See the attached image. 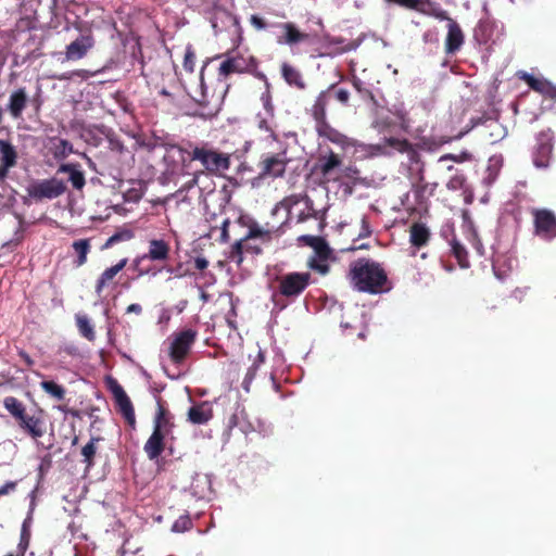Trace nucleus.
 Listing matches in <instances>:
<instances>
[{"label":"nucleus","mask_w":556,"mask_h":556,"mask_svg":"<svg viewBox=\"0 0 556 556\" xmlns=\"http://www.w3.org/2000/svg\"><path fill=\"white\" fill-rule=\"evenodd\" d=\"M494 33V23L490 20H480L473 30V38L479 43H488Z\"/></svg>","instance_id":"nucleus-29"},{"label":"nucleus","mask_w":556,"mask_h":556,"mask_svg":"<svg viewBox=\"0 0 556 556\" xmlns=\"http://www.w3.org/2000/svg\"><path fill=\"white\" fill-rule=\"evenodd\" d=\"M197 334L193 329H185L174 337L169 348V357L173 363L180 364L186 359L195 342Z\"/></svg>","instance_id":"nucleus-11"},{"label":"nucleus","mask_w":556,"mask_h":556,"mask_svg":"<svg viewBox=\"0 0 556 556\" xmlns=\"http://www.w3.org/2000/svg\"><path fill=\"white\" fill-rule=\"evenodd\" d=\"M204 170L194 172L190 178L181 186V191H189L193 187L199 185L200 178L204 177Z\"/></svg>","instance_id":"nucleus-46"},{"label":"nucleus","mask_w":556,"mask_h":556,"mask_svg":"<svg viewBox=\"0 0 556 556\" xmlns=\"http://www.w3.org/2000/svg\"><path fill=\"white\" fill-rule=\"evenodd\" d=\"M544 96L556 101V86H554L552 83H549L548 88Z\"/></svg>","instance_id":"nucleus-61"},{"label":"nucleus","mask_w":556,"mask_h":556,"mask_svg":"<svg viewBox=\"0 0 556 556\" xmlns=\"http://www.w3.org/2000/svg\"><path fill=\"white\" fill-rule=\"evenodd\" d=\"M336 99L343 105H348L350 101V92L344 88H340L334 91Z\"/></svg>","instance_id":"nucleus-53"},{"label":"nucleus","mask_w":556,"mask_h":556,"mask_svg":"<svg viewBox=\"0 0 556 556\" xmlns=\"http://www.w3.org/2000/svg\"><path fill=\"white\" fill-rule=\"evenodd\" d=\"M464 33L460 26L452 18H448L447 36L445 39L446 53L457 52L464 43Z\"/></svg>","instance_id":"nucleus-17"},{"label":"nucleus","mask_w":556,"mask_h":556,"mask_svg":"<svg viewBox=\"0 0 556 556\" xmlns=\"http://www.w3.org/2000/svg\"><path fill=\"white\" fill-rule=\"evenodd\" d=\"M281 76L283 77L285 81L291 87H294L299 90H303L306 88V84L301 72L287 62H283L281 64Z\"/></svg>","instance_id":"nucleus-24"},{"label":"nucleus","mask_w":556,"mask_h":556,"mask_svg":"<svg viewBox=\"0 0 556 556\" xmlns=\"http://www.w3.org/2000/svg\"><path fill=\"white\" fill-rule=\"evenodd\" d=\"M170 148L180 153L184 167L197 161L201 164V170H204V175H219L228 170L231 165L230 154L219 151L210 142L193 143L188 141L186 146L174 144Z\"/></svg>","instance_id":"nucleus-1"},{"label":"nucleus","mask_w":556,"mask_h":556,"mask_svg":"<svg viewBox=\"0 0 556 556\" xmlns=\"http://www.w3.org/2000/svg\"><path fill=\"white\" fill-rule=\"evenodd\" d=\"M303 200H304V203H305V208L301 213H299V215L296 216L298 223H304V222H306V220H308L311 218H315L316 219L317 218V211L314 207L313 200L309 197H307V195H305L303 198Z\"/></svg>","instance_id":"nucleus-40"},{"label":"nucleus","mask_w":556,"mask_h":556,"mask_svg":"<svg viewBox=\"0 0 556 556\" xmlns=\"http://www.w3.org/2000/svg\"><path fill=\"white\" fill-rule=\"evenodd\" d=\"M276 232L277 230H274L271 228H265L261 226L258 223L252 222L249 225L247 235L232 244L230 251V258L240 264L243 261L244 252L255 255L261 254L263 252V249L260 245L252 243L251 240L258 239L263 244H268L269 242H271L274 233Z\"/></svg>","instance_id":"nucleus-5"},{"label":"nucleus","mask_w":556,"mask_h":556,"mask_svg":"<svg viewBox=\"0 0 556 556\" xmlns=\"http://www.w3.org/2000/svg\"><path fill=\"white\" fill-rule=\"evenodd\" d=\"M193 523L189 515L180 516L172 526L174 532H185L192 528Z\"/></svg>","instance_id":"nucleus-42"},{"label":"nucleus","mask_w":556,"mask_h":556,"mask_svg":"<svg viewBox=\"0 0 556 556\" xmlns=\"http://www.w3.org/2000/svg\"><path fill=\"white\" fill-rule=\"evenodd\" d=\"M16 148L8 140L0 139V184H3L11 168L17 165Z\"/></svg>","instance_id":"nucleus-13"},{"label":"nucleus","mask_w":556,"mask_h":556,"mask_svg":"<svg viewBox=\"0 0 556 556\" xmlns=\"http://www.w3.org/2000/svg\"><path fill=\"white\" fill-rule=\"evenodd\" d=\"M316 131L320 137L327 138L329 141L337 143V144H343L346 140V137L334 129L327 119L323 122L316 123Z\"/></svg>","instance_id":"nucleus-27"},{"label":"nucleus","mask_w":556,"mask_h":556,"mask_svg":"<svg viewBox=\"0 0 556 556\" xmlns=\"http://www.w3.org/2000/svg\"><path fill=\"white\" fill-rule=\"evenodd\" d=\"M3 406L15 420L22 419L26 412L25 405L15 396L4 397Z\"/></svg>","instance_id":"nucleus-33"},{"label":"nucleus","mask_w":556,"mask_h":556,"mask_svg":"<svg viewBox=\"0 0 556 556\" xmlns=\"http://www.w3.org/2000/svg\"><path fill=\"white\" fill-rule=\"evenodd\" d=\"M73 153V144L66 139H58L53 147V155L58 160L66 159Z\"/></svg>","instance_id":"nucleus-39"},{"label":"nucleus","mask_w":556,"mask_h":556,"mask_svg":"<svg viewBox=\"0 0 556 556\" xmlns=\"http://www.w3.org/2000/svg\"><path fill=\"white\" fill-rule=\"evenodd\" d=\"M403 153H405L407 155L409 162H412V163L420 162V154L410 142L408 143V148L405 151H403Z\"/></svg>","instance_id":"nucleus-50"},{"label":"nucleus","mask_w":556,"mask_h":556,"mask_svg":"<svg viewBox=\"0 0 556 556\" xmlns=\"http://www.w3.org/2000/svg\"><path fill=\"white\" fill-rule=\"evenodd\" d=\"M208 266V261L204 256H198L194 258V267L198 270H204Z\"/></svg>","instance_id":"nucleus-58"},{"label":"nucleus","mask_w":556,"mask_h":556,"mask_svg":"<svg viewBox=\"0 0 556 556\" xmlns=\"http://www.w3.org/2000/svg\"><path fill=\"white\" fill-rule=\"evenodd\" d=\"M408 143L409 141L405 138L390 137L383 138L381 143L375 146V149L382 154H389L387 148H391L393 151L403 153V151L408 148Z\"/></svg>","instance_id":"nucleus-28"},{"label":"nucleus","mask_w":556,"mask_h":556,"mask_svg":"<svg viewBox=\"0 0 556 556\" xmlns=\"http://www.w3.org/2000/svg\"><path fill=\"white\" fill-rule=\"evenodd\" d=\"M339 173L341 174V175H339L340 177H344V178H348V179H351L354 181L358 179V176L361 174L359 169L356 166H352V165H349V166L343 165Z\"/></svg>","instance_id":"nucleus-47"},{"label":"nucleus","mask_w":556,"mask_h":556,"mask_svg":"<svg viewBox=\"0 0 556 556\" xmlns=\"http://www.w3.org/2000/svg\"><path fill=\"white\" fill-rule=\"evenodd\" d=\"M78 167V164H62L60 165L58 173H67L68 181L72 184L73 188L81 190L86 185V179L84 173Z\"/></svg>","instance_id":"nucleus-26"},{"label":"nucleus","mask_w":556,"mask_h":556,"mask_svg":"<svg viewBox=\"0 0 556 556\" xmlns=\"http://www.w3.org/2000/svg\"><path fill=\"white\" fill-rule=\"evenodd\" d=\"M169 244L163 239H152L149 242L148 253L142 258H148L154 262H163L169 257Z\"/></svg>","instance_id":"nucleus-21"},{"label":"nucleus","mask_w":556,"mask_h":556,"mask_svg":"<svg viewBox=\"0 0 556 556\" xmlns=\"http://www.w3.org/2000/svg\"><path fill=\"white\" fill-rule=\"evenodd\" d=\"M132 237L134 232L129 229H123L121 231H117L105 241V243L103 244V249L112 248L114 244L122 241H128Z\"/></svg>","instance_id":"nucleus-41"},{"label":"nucleus","mask_w":556,"mask_h":556,"mask_svg":"<svg viewBox=\"0 0 556 556\" xmlns=\"http://www.w3.org/2000/svg\"><path fill=\"white\" fill-rule=\"evenodd\" d=\"M464 181H465V178H464V176H463V175H455L454 177H452V178L448 180V182H447L446 187H447L448 189H451V190H457V189H459V188H462V187H463Z\"/></svg>","instance_id":"nucleus-52"},{"label":"nucleus","mask_w":556,"mask_h":556,"mask_svg":"<svg viewBox=\"0 0 556 556\" xmlns=\"http://www.w3.org/2000/svg\"><path fill=\"white\" fill-rule=\"evenodd\" d=\"M552 152V146L551 144H542L539 148V154H542V157H535L534 164L538 167H546L548 162V156Z\"/></svg>","instance_id":"nucleus-44"},{"label":"nucleus","mask_w":556,"mask_h":556,"mask_svg":"<svg viewBox=\"0 0 556 556\" xmlns=\"http://www.w3.org/2000/svg\"><path fill=\"white\" fill-rule=\"evenodd\" d=\"M181 265H179L177 268L174 267H167L166 270L170 275H174L175 277H182V274L179 271Z\"/></svg>","instance_id":"nucleus-64"},{"label":"nucleus","mask_w":556,"mask_h":556,"mask_svg":"<svg viewBox=\"0 0 556 556\" xmlns=\"http://www.w3.org/2000/svg\"><path fill=\"white\" fill-rule=\"evenodd\" d=\"M29 102L25 87H20L11 92L7 104V110L13 118H21L24 110Z\"/></svg>","instance_id":"nucleus-16"},{"label":"nucleus","mask_w":556,"mask_h":556,"mask_svg":"<svg viewBox=\"0 0 556 556\" xmlns=\"http://www.w3.org/2000/svg\"><path fill=\"white\" fill-rule=\"evenodd\" d=\"M76 326L81 337L88 341H94L96 332L87 315L76 314L75 315Z\"/></svg>","instance_id":"nucleus-31"},{"label":"nucleus","mask_w":556,"mask_h":556,"mask_svg":"<svg viewBox=\"0 0 556 556\" xmlns=\"http://www.w3.org/2000/svg\"><path fill=\"white\" fill-rule=\"evenodd\" d=\"M452 245V253L457 260L460 267H468V252L465 249V247L457 241L456 239H453L451 242Z\"/></svg>","instance_id":"nucleus-38"},{"label":"nucleus","mask_w":556,"mask_h":556,"mask_svg":"<svg viewBox=\"0 0 556 556\" xmlns=\"http://www.w3.org/2000/svg\"><path fill=\"white\" fill-rule=\"evenodd\" d=\"M16 421L20 428L35 440L41 438L46 432L43 428V420L37 416H29L26 412L25 415H23V418L17 419Z\"/></svg>","instance_id":"nucleus-20"},{"label":"nucleus","mask_w":556,"mask_h":556,"mask_svg":"<svg viewBox=\"0 0 556 556\" xmlns=\"http://www.w3.org/2000/svg\"><path fill=\"white\" fill-rule=\"evenodd\" d=\"M127 262H128L127 258H122L118 263L106 268L99 276V278L96 281V286H94V291L98 295H101L103 290L112 283V281L116 277V275L125 268V266L127 265Z\"/></svg>","instance_id":"nucleus-19"},{"label":"nucleus","mask_w":556,"mask_h":556,"mask_svg":"<svg viewBox=\"0 0 556 556\" xmlns=\"http://www.w3.org/2000/svg\"><path fill=\"white\" fill-rule=\"evenodd\" d=\"M66 191V185L58 178H50L34 182L27 188V194L35 201L55 199Z\"/></svg>","instance_id":"nucleus-10"},{"label":"nucleus","mask_w":556,"mask_h":556,"mask_svg":"<svg viewBox=\"0 0 556 556\" xmlns=\"http://www.w3.org/2000/svg\"><path fill=\"white\" fill-rule=\"evenodd\" d=\"M334 87H336L334 85H331L327 90L321 91L317 96V98L311 109L312 116H313L315 123L323 122V121L327 119L326 118V109L329 103V94H330V91H332L334 89Z\"/></svg>","instance_id":"nucleus-25"},{"label":"nucleus","mask_w":556,"mask_h":556,"mask_svg":"<svg viewBox=\"0 0 556 556\" xmlns=\"http://www.w3.org/2000/svg\"><path fill=\"white\" fill-rule=\"evenodd\" d=\"M17 482L16 481H8L2 486H0V496L7 495L11 492H14L16 489Z\"/></svg>","instance_id":"nucleus-55"},{"label":"nucleus","mask_w":556,"mask_h":556,"mask_svg":"<svg viewBox=\"0 0 556 556\" xmlns=\"http://www.w3.org/2000/svg\"><path fill=\"white\" fill-rule=\"evenodd\" d=\"M265 85H266V91L262 94V101H263V104H264V108L266 109V111L268 112H271L273 111V104H271V96H270V91H269V83L268 80L266 79L265 81Z\"/></svg>","instance_id":"nucleus-51"},{"label":"nucleus","mask_w":556,"mask_h":556,"mask_svg":"<svg viewBox=\"0 0 556 556\" xmlns=\"http://www.w3.org/2000/svg\"><path fill=\"white\" fill-rule=\"evenodd\" d=\"M29 538H30V534H29L28 530L26 529L25 525H23L20 543L17 545L18 554L25 556V553L29 546Z\"/></svg>","instance_id":"nucleus-45"},{"label":"nucleus","mask_w":556,"mask_h":556,"mask_svg":"<svg viewBox=\"0 0 556 556\" xmlns=\"http://www.w3.org/2000/svg\"><path fill=\"white\" fill-rule=\"evenodd\" d=\"M446 160H452V161H455V162H462L463 161L462 156L454 155V154H444V155H442L439 159V162H443V161H446Z\"/></svg>","instance_id":"nucleus-63"},{"label":"nucleus","mask_w":556,"mask_h":556,"mask_svg":"<svg viewBox=\"0 0 556 556\" xmlns=\"http://www.w3.org/2000/svg\"><path fill=\"white\" fill-rule=\"evenodd\" d=\"M160 426V431L168 433L173 427L170 421V414L163 405L159 404L157 413L154 419V427Z\"/></svg>","instance_id":"nucleus-36"},{"label":"nucleus","mask_w":556,"mask_h":556,"mask_svg":"<svg viewBox=\"0 0 556 556\" xmlns=\"http://www.w3.org/2000/svg\"><path fill=\"white\" fill-rule=\"evenodd\" d=\"M518 76L520 79L526 81L532 90H534L543 96L545 94V92L548 88V85H549L548 80L543 79V78H536L527 72H520L518 74Z\"/></svg>","instance_id":"nucleus-32"},{"label":"nucleus","mask_w":556,"mask_h":556,"mask_svg":"<svg viewBox=\"0 0 556 556\" xmlns=\"http://www.w3.org/2000/svg\"><path fill=\"white\" fill-rule=\"evenodd\" d=\"M230 225V219L229 218H225L223 222H222V227H220V237H219V241L220 242H228L229 241V232H228V227Z\"/></svg>","instance_id":"nucleus-54"},{"label":"nucleus","mask_w":556,"mask_h":556,"mask_svg":"<svg viewBox=\"0 0 556 556\" xmlns=\"http://www.w3.org/2000/svg\"><path fill=\"white\" fill-rule=\"evenodd\" d=\"M219 58H224L218 67L219 79H226L232 74H250L266 81V75L258 71V60L249 52L231 50Z\"/></svg>","instance_id":"nucleus-4"},{"label":"nucleus","mask_w":556,"mask_h":556,"mask_svg":"<svg viewBox=\"0 0 556 556\" xmlns=\"http://www.w3.org/2000/svg\"><path fill=\"white\" fill-rule=\"evenodd\" d=\"M93 45L94 40L90 35L79 36L66 47V60L76 61L83 59Z\"/></svg>","instance_id":"nucleus-15"},{"label":"nucleus","mask_w":556,"mask_h":556,"mask_svg":"<svg viewBox=\"0 0 556 556\" xmlns=\"http://www.w3.org/2000/svg\"><path fill=\"white\" fill-rule=\"evenodd\" d=\"M370 235H371V229H370L369 222L367 220L366 217H363L362 218V231L359 232V237L365 238V237H369Z\"/></svg>","instance_id":"nucleus-56"},{"label":"nucleus","mask_w":556,"mask_h":556,"mask_svg":"<svg viewBox=\"0 0 556 556\" xmlns=\"http://www.w3.org/2000/svg\"><path fill=\"white\" fill-rule=\"evenodd\" d=\"M195 66V53L191 47H188L185 52L182 67L188 73H193Z\"/></svg>","instance_id":"nucleus-43"},{"label":"nucleus","mask_w":556,"mask_h":556,"mask_svg":"<svg viewBox=\"0 0 556 556\" xmlns=\"http://www.w3.org/2000/svg\"><path fill=\"white\" fill-rule=\"evenodd\" d=\"M264 362V354L262 352H258V355H257V362H255L249 369H248V372L244 377V381L243 383L247 384L248 382H250L254 377H255V374H256V370L258 368V364L260 363H263Z\"/></svg>","instance_id":"nucleus-48"},{"label":"nucleus","mask_w":556,"mask_h":556,"mask_svg":"<svg viewBox=\"0 0 556 556\" xmlns=\"http://www.w3.org/2000/svg\"><path fill=\"white\" fill-rule=\"evenodd\" d=\"M430 230L424 223H413L409 228V242L412 247L420 249L430 241Z\"/></svg>","instance_id":"nucleus-23"},{"label":"nucleus","mask_w":556,"mask_h":556,"mask_svg":"<svg viewBox=\"0 0 556 556\" xmlns=\"http://www.w3.org/2000/svg\"><path fill=\"white\" fill-rule=\"evenodd\" d=\"M167 433L160 431V426L153 428V432L144 444V452L150 459H156L164 451V439Z\"/></svg>","instance_id":"nucleus-18"},{"label":"nucleus","mask_w":556,"mask_h":556,"mask_svg":"<svg viewBox=\"0 0 556 556\" xmlns=\"http://www.w3.org/2000/svg\"><path fill=\"white\" fill-rule=\"evenodd\" d=\"M437 188V184H433L431 188H429V184L425 181V178L422 175H420L418 182L414 185V193L416 197L417 203L421 204L426 198V192L429 189V195H432L434 190Z\"/></svg>","instance_id":"nucleus-37"},{"label":"nucleus","mask_w":556,"mask_h":556,"mask_svg":"<svg viewBox=\"0 0 556 556\" xmlns=\"http://www.w3.org/2000/svg\"><path fill=\"white\" fill-rule=\"evenodd\" d=\"M343 166V157L331 149L321 150L317 156L314 169L326 181L338 182L341 180L339 172Z\"/></svg>","instance_id":"nucleus-7"},{"label":"nucleus","mask_w":556,"mask_h":556,"mask_svg":"<svg viewBox=\"0 0 556 556\" xmlns=\"http://www.w3.org/2000/svg\"><path fill=\"white\" fill-rule=\"evenodd\" d=\"M100 438H91L90 441L81 448L83 463L86 468H90L94 465V456L97 454V443Z\"/></svg>","instance_id":"nucleus-34"},{"label":"nucleus","mask_w":556,"mask_h":556,"mask_svg":"<svg viewBox=\"0 0 556 556\" xmlns=\"http://www.w3.org/2000/svg\"><path fill=\"white\" fill-rule=\"evenodd\" d=\"M30 102L34 105L36 111L40 110V106H41L40 88H38L37 94L30 100Z\"/></svg>","instance_id":"nucleus-62"},{"label":"nucleus","mask_w":556,"mask_h":556,"mask_svg":"<svg viewBox=\"0 0 556 556\" xmlns=\"http://www.w3.org/2000/svg\"><path fill=\"white\" fill-rule=\"evenodd\" d=\"M348 278L352 287L369 294H379L391 289L382 265L370 258H358L350 264Z\"/></svg>","instance_id":"nucleus-2"},{"label":"nucleus","mask_w":556,"mask_h":556,"mask_svg":"<svg viewBox=\"0 0 556 556\" xmlns=\"http://www.w3.org/2000/svg\"><path fill=\"white\" fill-rule=\"evenodd\" d=\"M290 162L288 157L287 149H283L277 153L263 154L261 161L257 164L258 176L262 178H279L286 173L287 165Z\"/></svg>","instance_id":"nucleus-8"},{"label":"nucleus","mask_w":556,"mask_h":556,"mask_svg":"<svg viewBox=\"0 0 556 556\" xmlns=\"http://www.w3.org/2000/svg\"><path fill=\"white\" fill-rule=\"evenodd\" d=\"M108 384L110 391L114 396L117 412L124 417V419L129 426L135 427L136 415L134 405L129 396L127 395L123 387L115 379L110 378Z\"/></svg>","instance_id":"nucleus-12"},{"label":"nucleus","mask_w":556,"mask_h":556,"mask_svg":"<svg viewBox=\"0 0 556 556\" xmlns=\"http://www.w3.org/2000/svg\"><path fill=\"white\" fill-rule=\"evenodd\" d=\"M275 291L273 300L280 309L295 302L312 283L309 271H289L277 275L274 279Z\"/></svg>","instance_id":"nucleus-3"},{"label":"nucleus","mask_w":556,"mask_h":556,"mask_svg":"<svg viewBox=\"0 0 556 556\" xmlns=\"http://www.w3.org/2000/svg\"><path fill=\"white\" fill-rule=\"evenodd\" d=\"M533 232L542 240L551 241L556 238V215L548 208L532 207Z\"/></svg>","instance_id":"nucleus-9"},{"label":"nucleus","mask_w":556,"mask_h":556,"mask_svg":"<svg viewBox=\"0 0 556 556\" xmlns=\"http://www.w3.org/2000/svg\"><path fill=\"white\" fill-rule=\"evenodd\" d=\"M41 389L51 397L63 401L65 399L66 390L63 386L58 384L52 380H43L40 382Z\"/></svg>","instance_id":"nucleus-35"},{"label":"nucleus","mask_w":556,"mask_h":556,"mask_svg":"<svg viewBox=\"0 0 556 556\" xmlns=\"http://www.w3.org/2000/svg\"><path fill=\"white\" fill-rule=\"evenodd\" d=\"M204 68L205 66L201 68L200 85L191 97L199 105V115L204 118H212L219 112L224 94L222 92L216 93L215 91L210 92L204 81Z\"/></svg>","instance_id":"nucleus-6"},{"label":"nucleus","mask_w":556,"mask_h":556,"mask_svg":"<svg viewBox=\"0 0 556 556\" xmlns=\"http://www.w3.org/2000/svg\"><path fill=\"white\" fill-rule=\"evenodd\" d=\"M18 356L25 362L28 368H30L34 365V359L24 350L18 351Z\"/></svg>","instance_id":"nucleus-59"},{"label":"nucleus","mask_w":556,"mask_h":556,"mask_svg":"<svg viewBox=\"0 0 556 556\" xmlns=\"http://www.w3.org/2000/svg\"><path fill=\"white\" fill-rule=\"evenodd\" d=\"M72 248L76 254L74 265L80 267L87 263L88 254L91 251V244L89 239H79L72 243Z\"/></svg>","instance_id":"nucleus-30"},{"label":"nucleus","mask_w":556,"mask_h":556,"mask_svg":"<svg viewBox=\"0 0 556 556\" xmlns=\"http://www.w3.org/2000/svg\"><path fill=\"white\" fill-rule=\"evenodd\" d=\"M298 202H299L298 195H292L290 198L282 200L280 203H278L274 211H276L279 207V205L286 206L289 208L290 206L296 204Z\"/></svg>","instance_id":"nucleus-57"},{"label":"nucleus","mask_w":556,"mask_h":556,"mask_svg":"<svg viewBox=\"0 0 556 556\" xmlns=\"http://www.w3.org/2000/svg\"><path fill=\"white\" fill-rule=\"evenodd\" d=\"M270 26L279 28L283 35L277 38L279 45L294 46L309 39V35L302 33L293 23H274Z\"/></svg>","instance_id":"nucleus-14"},{"label":"nucleus","mask_w":556,"mask_h":556,"mask_svg":"<svg viewBox=\"0 0 556 556\" xmlns=\"http://www.w3.org/2000/svg\"><path fill=\"white\" fill-rule=\"evenodd\" d=\"M126 313L127 314L134 313V314L140 315L142 313V307H141L140 304L132 303V304L127 306Z\"/></svg>","instance_id":"nucleus-60"},{"label":"nucleus","mask_w":556,"mask_h":556,"mask_svg":"<svg viewBox=\"0 0 556 556\" xmlns=\"http://www.w3.org/2000/svg\"><path fill=\"white\" fill-rule=\"evenodd\" d=\"M213 418V409L207 402L193 405L188 410V420L193 425H204Z\"/></svg>","instance_id":"nucleus-22"},{"label":"nucleus","mask_w":556,"mask_h":556,"mask_svg":"<svg viewBox=\"0 0 556 556\" xmlns=\"http://www.w3.org/2000/svg\"><path fill=\"white\" fill-rule=\"evenodd\" d=\"M250 23L256 30H264L266 27H268L266 21L256 14L251 15Z\"/></svg>","instance_id":"nucleus-49"}]
</instances>
